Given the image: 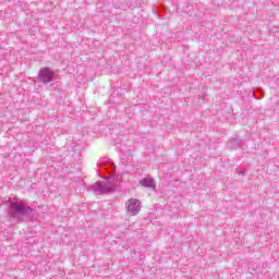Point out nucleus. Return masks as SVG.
Wrapping results in <instances>:
<instances>
[{
	"instance_id": "nucleus-1",
	"label": "nucleus",
	"mask_w": 279,
	"mask_h": 279,
	"mask_svg": "<svg viewBox=\"0 0 279 279\" xmlns=\"http://www.w3.org/2000/svg\"><path fill=\"white\" fill-rule=\"evenodd\" d=\"M129 213L136 215L141 210V202L136 198H131L126 202Z\"/></svg>"
},
{
	"instance_id": "nucleus-2",
	"label": "nucleus",
	"mask_w": 279,
	"mask_h": 279,
	"mask_svg": "<svg viewBox=\"0 0 279 279\" xmlns=\"http://www.w3.org/2000/svg\"><path fill=\"white\" fill-rule=\"evenodd\" d=\"M39 77L44 82V84H48L53 80V71L49 70V68H44L39 72Z\"/></svg>"
},
{
	"instance_id": "nucleus-3",
	"label": "nucleus",
	"mask_w": 279,
	"mask_h": 279,
	"mask_svg": "<svg viewBox=\"0 0 279 279\" xmlns=\"http://www.w3.org/2000/svg\"><path fill=\"white\" fill-rule=\"evenodd\" d=\"M141 186H144V189H154L156 186V183H154V179H143L140 181Z\"/></svg>"
}]
</instances>
